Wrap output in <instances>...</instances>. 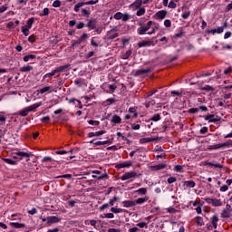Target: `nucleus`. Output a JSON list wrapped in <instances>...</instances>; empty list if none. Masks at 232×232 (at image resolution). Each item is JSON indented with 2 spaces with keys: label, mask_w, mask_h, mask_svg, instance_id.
<instances>
[{
  "label": "nucleus",
  "mask_w": 232,
  "mask_h": 232,
  "mask_svg": "<svg viewBox=\"0 0 232 232\" xmlns=\"http://www.w3.org/2000/svg\"><path fill=\"white\" fill-rule=\"evenodd\" d=\"M152 24H153V21H149L146 25H144V23H142V21H140L138 23V25L140 27L137 29L138 34L139 35H146V34H148V31L150 30V28H151Z\"/></svg>",
  "instance_id": "nucleus-1"
},
{
  "label": "nucleus",
  "mask_w": 232,
  "mask_h": 232,
  "mask_svg": "<svg viewBox=\"0 0 232 232\" xmlns=\"http://www.w3.org/2000/svg\"><path fill=\"white\" fill-rule=\"evenodd\" d=\"M39 107H41V102L34 103V104L20 111L18 115H21L22 117H26V115H28L29 111H34V110H37V108H39Z\"/></svg>",
  "instance_id": "nucleus-2"
},
{
  "label": "nucleus",
  "mask_w": 232,
  "mask_h": 232,
  "mask_svg": "<svg viewBox=\"0 0 232 232\" xmlns=\"http://www.w3.org/2000/svg\"><path fill=\"white\" fill-rule=\"evenodd\" d=\"M232 217V208L231 205L227 204L226 208L221 212V218H231Z\"/></svg>",
  "instance_id": "nucleus-3"
},
{
  "label": "nucleus",
  "mask_w": 232,
  "mask_h": 232,
  "mask_svg": "<svg viewBox=\"0 0 232 232\" xmlns=\"http://www.w3.org/2000/svg\"><path fill=\"white\" fill-rule=\"evenodd\" d=\"M97 3H99V0L93 1H88V2H79L78 4H76L74 5V12H79V10L81 8H82V6H84V5H97Z\"/></svg>",
  "instance_id": "nucleus-4"
},
{
  "label": "nucleus",
  "mask_w": 232,
  "mask_h": 232,
  "mask_svg": "<svg viewBox=\"0 0 232 232\" xmlns=\"http://www.w3.org/2000/svg\"><path fill=\"white\" fill-rule=\"evenodd\" d=\"M204 200L207 202V204H211L214 206V208L222 206V201L220 199L206 198Z\"/></svg>",
  "instance_id": "nucleus-5"
},
{
  "label": "nucleus",
  "mask_w": 232,
  "mask_h": 232,
  "mask_svg": "<svg viewBox=\"0 0 232 232\" xmlns=\"http://www.w3.org/2000/svg\"><path fill=\"white\" fill-rule=\"evenodd\" d=\"M150 46H155L153 40H143L138 43V48H149Z\"/></svg>",
  "instance_id": "nucleus-6"
},
{
  "label": "nucleus",
  "mask_w": 232,
  "mask_h": 232,
  "mask_svg": "<svg viewBox=\"0 0 232 232\" xmlns=\"http://www.w3.org/2000/svg\"><path fill=\"white\" fill-rule=\"evenodd\" d=\"M137 177H140V174H137L135 171L126 172L123 177H121V180H129V179H135Z\"/></svg>",
  "instance_id": "nucleus-7"
},
{
  "label": "nucleus",
  "mask_w": 232,
  "mask_h": 232,
  "mask_svg": "<svg viewBox=\"0 0 232 232\" xmlns=\"http://www.w3.org/2000/svg\"><path fill=\"white\" fill-rule=\"evenodd\" d=\"M61 222V218L57 216H49L47 217V225L52 226V224H59Z\"/></svg>",
  "instance_id": "nucleus-8"
},
{
  "label": "nucleus",
  "mask_w": 232,
  "mask_h": 232,
  "mask_svg": "<svg viewBox=\"0 0 232 232\" xmlns=\"http://www.w3.org/2000/svg\"><path fill=\"white\" fill-rule=\"evenodd\" d=\"M15 155L17 157H19V160H23V159H27V162L28 160H30V157H33L34 155L33 154H30L28 152H24V151H19V152H16Z\"/></svg>",
  "instance_id": "nucleus-9"
},
{
  "label": "nucleus",
  "mask_w": 232,
  "mask_h": 232,
  "mask_svg": "<svg viewBox=\"0 0 232 232\" xmlns=\"http://www.w3.org/2000/svg\"><path fill=\"white\" fill-rule=\"evenodd\" d=\"M87 28H90V30H95L97 28V20L91 19L86 24Z\"/></svg>",
  "instance_id": "nucleus-10"
},
{
  "label": "nucleus",
  "mask_w": 232,
  "mask_h": 232,
  "mask_svg": "<svg viewBox=\"0 0 232 232\" xmlns=\"http://www.w3.org/2000/svg\"><path fill=\"white\" fill-rule=\"evenodd\" d=\"M70 66H72V65L71 64L62 65L60 67L55 68L54 72L56 73H62L63 72H66V70H68V68H70Z\"/></svg>",
  "instance_id": "nucleus-11"
},
{
  "label": "nucleus",
  "mask_w": 232,
  "mask_h": 232,
  "mask_svg": "<svg viewBox=\"0 0 232 232\" xmlns=\"http://www.w3.org/2000/svg\"><path fill=\"white\" fill-rule=\"evenodd\" d=\"M168 14V12L164 11V10H161V11H159L155 14L154 17L156 19H164L166 17V15Z\"/></svg>",
  "instance_id": "nucleus-12"
},
{
  "label": "nucleus",
  "mask_w": 232,
  "mask_h": 232,
  "mask_svg": "<svg viewBox=\"0 0 232 232\" xmlns=\"http://www.w3.org/2000/svg\"><path fill=\"white\" fill-rule=\"evenodd\" d=\"M151 72V69H140L135 71L134 75L139 76V75H146V73H150Z\"/></svg>",
  "instance_id": "nucleus-13"
},
{
  "label": "nucleus",
  "mask_w": 232,
  "mask_h": 232,
  "mask_svg": "<svg viewBox=\"0 0 232 232\" xmlns=\"http://www.w3.org/2000/svg\"><path fill=\"white\" fill-rule=\"evenodd\" d=\"M114 32H115V29H111V31L108 32V39L113 40L119 37V33H114Z\"/></svg>",
  "instance_id": "nucleus-14"
},
{
  "label": "nucleus",
  "mask_w": 232,
  "mask_h": 232,
  "mask_svg": "<svg viewBox=\"0 0 232 232\" xmlns=\"http://www.w3.org/2000/svg\"><path fill=\"white\" fill-rule=\"evenodd\" d=\"M111 121L113 123V124H121V122H122V119L121 118V116L117 115V114H114L112 116V119L111 120Z\"/></svg>",
  "instance_id": "nucleus-15"
},
{
  "label": "nucleus",
  "mask_w": 232,
  "mask_h": 232,
  "mask_svg": "<svg viewBox=\"0 0 232 232\" xmlns=\"http://www.w3.org/2000/svg\"><path fill=\"white\" fill-rule=\"evenodd\" d=\"M131 8L134 10H139L140 6H142V0H136L133 4H131Z\"/></svg>",
  "instance_id": "nucleus-16"
},
{
  "label": "nucleus",
  "mask_w": 232,
  "mask_h": 232,
  "mask_svg": "<svg viewBox=\"0 0 232 232\" xmlns=\"http://www.w3.org/2000/svg\"><path fill=\"white\" fill-rule=\"evenodd\" d=\"M104 133H106V130H100V131H96V132H90L88 134L89 138L92 137H101V135H104Z\"/></svg>",
  "instance_id": "nucleus-17"
},
{
  "label": "nucleus",
  "mask_w": 232,
  "mask_h": 232,
  "mask_svg": "<svg viewBox=\"0 0 232 232\" xmlns=\"http://www.w3.org/2000/svg\"><path fill=\"white\" fill-rule=\"evenodd\" d=\"M122 204L123 208H133V206H135V200H125Z\"/></svg>",
  "instance_id": "nucleus-18"
},
{
  "label": "nucleus",
  "mask_w": 232,
  "mask_h": 232,
  "mask_svg": "<svg viewBox=\"0 0 232 232\" xmlns=\"http://www.w3.org/2000/svg\"><path fill=\"white\" fill-rule=\"evenodd\" d=\"M166 166H167L166 164L160 163V164L152 166V169H153V171H159L160 169H164V168H166Z\"/></svg>",
  "instance_id": "nucleus-19"
},
{
  "label": "nucleus",
  "mask_w": 232,
  "mask_h": 232,
  "mask_svg": "<svg viewBox=\"0 0 232 232\" xmlns=\"http://www.w3.org/2000/svg\"><path fill=\"white\" fill-rule=\"evenodd\" d=\"M157 140L155 138H142L140 140V144H146V142H154Z\"/></svg>",
  "instance_id": "nucleus-20"
},
{
  "label": "nucleus",
  "mask_w": 232,
  "mask_h": 232,
  "mask_svg": "<svg viewBox=\"0 0 232 232\" xmlns=\"http://www.w3.org/2000/svg\"><path fill=\"white\" fill-rule=\"evenodd\" d=\"M131 164H132L131 161H126V162L116 165V168H118L119 169H121V168H130Z\"/></svg>",
  "instance_id": "nucleus-21"
},
{
  "label": "nucleus",
  "mask_w": 232,
  "mask_h": 232,
  "mask_svg": "<svg viewBox=\"0 0 232 232\" xmlns=\"http://www.w3.org/2000/svg\"><path fill=\"white\" fill-rule=\"evenodd\" d=\"M4 162H6V164H10L11 166H17V161L13 160L12 159H2Z\"/></svg>",
  "instance_id": "nucleus-22"
},
{
  "label": "nucleus",
  "mask_w": 232,
  "mask_h": 232,
  "mask_svg": "<svg viewBox=\"0 0 232 232\" xmlns=\"http://www.w3.org/2000/svg\"><path fill=\"white\" fill-rule=\"evenodd\" d=\"M217 222H218V216L215 215L211 218V224L214 227V229H217Z\"/></svg>",
  "instance_id": "nucleus-23"
},
{
  "label": "nucleus",
  "mask_w": 232,
  "mask_h": 232,
  "mask_svg": "<svg viewBox=\"0 0 232 232\" xmlns=\"http://www.w3.org/2000/svg\"><path fill=\"white\" fill-rule=\"evenodd\" d=\"M148 200H149L148 197L140 198L134 200L135 206H136V204H144V202H148Z\"/></svg>",
  "instance_id": "nucleus-24"
},
{
  "label": "nucleus",
  "mask_w": 232,
  "mask_h": 232,
  "mask_svg": "<svg viewBox=\"0 0 232 232\" xmlns=\"http://www.w3.org/2000/svg\"><path fill=\"white\" fill-rule=\"evenodd\" d=\"M92 179H97L98 180H102L104 179H110V177L108 176V174L105 173L101 176L92 175Z\"/></svg>",
  "instance_id": "nucleus-25"
},
{
  "label": "nucleus",
  "mask_w": 232,
  "mask_h": 232,
  "mask_svg": "<svg viewBox=\"0 0 232 232\" xmlns=\"http://www.w3.org/2000/svg\"><path fill=\"white\" fill-rule=\"evenodd\" d=\"M220 148H232V140H229L228 141H226L224 143H219Z\"/></svg>",
  "instance_id": "nucleus-26"
},
{
  "label": "nucleus",
  "mask_w": 232,
  "mask_h": 232,
  "mask_svg": "<svg viewBox=\"0 0 232 232\" xmlns=\"http://www.w3.org/2000/svg\"><path fill=\"white\" fill-rule=\"evenodd\" d=\"M34 70L33 66L27 65L20 68V72H32Z\"/></svg>",
  "instance_id": "nucleus-27"
},
{
  "label": "nucleus",
  "mask_w": 232,
  "mask_h": 232,
  "mask_svg": "<svg viewBox=\"0 0 232 232\" xmlns=\"http://www.w3.org/2000/svg\"><path fill=\"white\" fill-rule=\"evenodd\" d=\"M138 9L139 10L136 13V15H138V17H140L141 15H144L146 14V9L144 7H140Z\"/></svg>",
  "instance_id": "nucleus-28"
},
{
  "label": "nucleus",
  "mask_w": 232,
  "mask_h": 232,
  "mask_svg": "<svg viewBox=\"0 0 232 232\" xmlns=\"http://www.w3.org/2000/svg\"><path fill=\"white\" fill-rule=\"evenodd\" d=\"M184 186H186V188H195L196 183L193 180L185 181Z\"/></svg>",
  "instance_id": "nucleus-29"
},
{
  "label": "nucleus",
  "mask_w": 232,
  "mask_h": 232,
  "mask_svg": "<svg viewBox=\"0 0 232 232\" xmlns=\"http://www.w3.org/2000/svg\"><path fill=\"white\" fill-rule=\"evenodd\" d=\"M203 92H215V88L211 85H206L205 87H201Z\"/></svg>",
  "instance_id": "nucleus-30"
},
{
  "label": "nucleus",
  "mask_w": 232,
  "mask_h": 232,
  "mask_svg": "<svg viewBox=\"0 0 232 232\" xmlns=\"http://www.w3.org/2000/svg\"><path fill=\"white\" fill-rule=\"evenodd\" d=\"M11 226L13 227H15V229H21V227H25V225L23 223H11Z\"/></svg>",
  "instance_id": "nucleus-31"
},
{
  "label": "nucleus",
  "mask_w": 232,
  "mask_h": 232,
  "mask_svg": "<svg viewBox=\"0 0 232 232\" xmlns=\"http://www.w3.org/2000/svg\"><path fill=\"white\" fill-rule=\"evenodd\" d=\"M90 14H92L90 8L82 9V15H83V17H90Z\"/></svg>",
  "instance_id": "nucleus-32"
},
{
  "label": "nucleus",
  "mask_w": 232,
  "mask_h": 232,
  "mask_svg": "<svg viewBox=\"0 0 232 232\" xmlns=\"http://www.w3.org/2000/svg\"><path fill=\"white\" fill-rule=\"evenodd\" d=\"M196 224L197 226H204V221L202 219V217H196Z\"/></svg>",
  "instance_id": "nucleus-33"
},
{
  "label": "nucleus",
  "mask_w": 232,
  "mask_h": 232,
  "mask_svg": "<svg viewBox=\"0 0 232 232\" xmlns=\"http://www.w3.org/2000/svg\"><path fill=\"white\" fill-rule=\"evenodd\" d=\"M161 117L160 114H154L150 121H153V122H158V121H160Z\"/></svg>",
  "instance_id": "nucleus-34"
},
{
  "label": "nucleus",
  "mask_w": 232,
  "mask_h": 232,
  "mask_svg": "<svg viewBox=\"0 0 232 232\" xmlns=\"http://www.w3.org/2000/svg\"><path fill=\"white\" fill-rule=\"evenodd\" d=\"M136 193H138V195H146V193H148V189L146 188H141L136 190Z\"/></svg>",
  "instance_id": "nucleus-35"
},
{
  "label": "nucleus",
  "mask_w": 232,
  "mask_h": 232,
  "mask_svg": "<svg viewBox=\"0 0 232 232\" xmlns=\"http://www.w3.org/2000/svg\"><path fill=\"white\" fill-rule=\"evenodd\" d=\"M55 73H57V72H55V70H53L52 72L46 73L45 75H44L43 81H44V79H48V77L49 78L53 77V75H55Z\"/></svg>",
  "instance_id": "nucleus-36"
},
{
  "label": "nucleus",
  "mask_w": 232,
  "mask_h": 232,
  "mask_svg": "<svg viewBox=\"0 0 232 232\" xmlns=\"http://www.w3.org/2000/svg\"><path fill=\"white\" fill-rule=\"evenodd\" d=\"M50 90H52L51 86H45L39 90V93H46V92H50Z\"/></svg>",
  "instance_id": "nucleus-37"
},
{
  "label": "nucleus",
  "mask_w": 232,
  "mask_h": 232,
  "mask_svg": "<svg viewBox=\"0 0 232 232\" xmlns=\"http://www.w3.org/2000/svg\"><path fill=\"white\" fill-rule=\"evenodd\" d=\"M22 32H23L24 35H25V36L30 35V28H28L26 26L22 27Z\"/></svg>",
  "instance_id": "nucleus-38"
},
{
  "label": "nucleus",
  "mask_w": 232,
  "mask_h": 232,
  "mask_svg": "<svg viewBox=\"0 0 232 232\" xmlns=\"http://www.w3.org/2000/svg\"><path fill=\"white\" fill-rule=\"evenodd\" d=\"M35 55L34 54H27L24 57V63H28L30 59H35Z\"/></svg>",
  "instance_id": "nucleus-39"
},
{
  "label": "nucleus",
  "mask_w": 232,
  "mask_h": 232,
  "mask_svg": "<svg viewBox=\"0 0 232 232\" xmlns=\"http://www.w3.org/2000/svg\"><path fill=\"white\" fill-rule=\"evenodd\" d=\"M220 143L219 144H216V145H209L208 147V150H220Z\"/></svg>",
  "instance_id": "nucleus-40"
},
{
  "label": "nucleus",
  "mask_w": 232,
  "mask_h": 232,
  "mask_svg": "<svg viewBox=\"0 0 232 232\" xmlns=\"http://www.w3.org/2000/svg\"><path fill=\"white\" fill-rule=\"evenodd\" d=\"M215 117V114H208L204 117L205 121H208V122H211L213 121V118Z\"/></svg>",
  "instance_id": "nucleus-41"
},
{
  "label": "nucleus",
  "mask_w": 232,
  "mask_h": 232,
  "mask_svg": "<svg viewBox=\"0 0 232 232\" xmlns=\"http://www.w3.org/2000/svg\"><path fill=\"white\" fill-rule=\"evenodd\" d=\"M34 18H30L27 20V25H25L26 28H32V24H34Z\"/></svg>",
  "instance_id": "nucleus-42"
},
{
  "label": "nucleus",
  "mask_w": 232,
  "mask_h": 232,
  "mask_svg": "<svg viewBox=\"0 0 232 232\" xmlns=\"http://www.w3.org/2000/svg\"><path fill=\"white\" fill-rule=\"evenodd\" d=\"M175 171H177L178 173H182V169H184V168L181 165H176L174 167Z\"/></svg>",
  "instance_id": "nucleus-43"
},
{
  "label": "nucleus",
  "mask_w": 232,
  "mask_h": 232,
  "mask_svg": "<svg viewBox=\"0 0 232 232\" xmlns=\"http://www.w3.org/2000/svg\"><path fill=\"white\" fill-rule=\"evenodd\" d=\"M110 143V140H105V141H96L94 142L95 146H104V144Z\"/></svg>",
  "instance_id": "nucleus-44"
},
{
  "label": "nucleus",
  "mask_w": 232,
  "mask_h": 232,
  "mask_svg": "<svg viewBox=\"0 0 232 232\" xmlns=\"http://www.w3.org/2000/svg\"><path fill=\"white\" fill-rule=\"evenodd\" d=\"M81 43H82V40H80V38L76 41L75 40L72 41V47L75 48V46H77V44H81Z\"/></svg>",
  "instance_id": "nucleus-45"
},
{
  "label": "nucleus",
  "mask_w": 232,
  "mask_h": 232,
  "mask_svg": "<svg viewBox=\"0 0 232 232\" xmlns=\"http://www.w3.org/2000/svg\"><path fill=\"white\" fill-rule=\"evenodd\" d=\"M113 217H115L113 213H107L103 214V216H102V218H113Z\"/></svg>",
  "instance_id": "nucleus-46"
},
{
  "label": "nucleus",
  "mask_w": 232,
  "mask_h": 232,
  "mask_svg": "<svg viewBox=\"0 0 232 232\" xmlns=\"http://www.w3.org/2000/svg\"><path fill=\"white\" fill-rule=\"evenodd\" d=\"M88 123L91 124L92 126H99V124H101L99 121H93V120L89 121Z\"/></svg>",
  "instance_id": "nucleus-47"
},
{
  "label": "nucleus",
  "mask_w": 232,
  "mask_h": 232,
  "mask_svg": "<svg viewBox=\"0 0 232 232\" xmlns=\"http://www.w3.org/2000/svg\"><path fill=\"white\" fill-rule=\"evenodd\" d=\"M114 19H116L117 21H120V19H122V13L118 12L114 14Z\"/></svg>",
  "instance_id": "nucleus-48"
},
{
  "label": "nucleus",
  "mask_w": 232,
  "mask_h": 232,
  "mask_svg": "<svg viewBox=\"0 0 232 232\" xmlns=\"http://www.w3.org/2000/svg\"><path fill=\"white\" fill-rule=\"evenodd\" d=\"M111 211L112 212V213H122V208H111Z\"/></svg>",
  "instance_id": "nucleus-49"
},
{
  "label": "nucleus",
  "mask_w": 232,
  "mask_h": 232,
  "mask_svg": "<svg viewBox=\"0 0 232 232\" xmlns=\"http://www.w3.org/2000/svg\"><path fill=\"white\" fill-rule=\"evenodd\" d=\"M131 130H140V124H139V121L131 125Z\"/></svg>",
  "instance_id": "nucleus-50"
},
{
  "label": "nucleus",
  "mask_w": 232,
  "mask_h": 232,
  "mask_svg": "<svg viewBox=\"0 0 232 232\" xmlns=\"http://www.w3.org/2000/svg\"><path fill=\"white\" fill-rule=\"evenodd\" d=\"M168 184H173V182H177V178L170 177L167 179Z\"/></svg>",
  "instance_id": "nucleus-51"
},
{
  "label": "nucleus",
  "mask_w": 232,
  "mask_h": 232,
  "mask_svg": "<svg viewBox=\"0 0 232 232\" xmlns=\"http://www.w3.org/2000/svg\"><path fill=\"white\" fill-rule=\"evenodd\" d=\"M130 55H131V50H129L126 52L125 54H123L122 59H130Z\"/></svg>",
  "instance_id": "nucleus-52"
},
{
  "label": "nucleus",
  "mask_w": 232,
  "mask_h": 232,
  "mask_svg": "<svg viewBox=\"0 0 232 232\" xmlns=\"http://www.w3.org/2000/svg\"><path fill=\"white\" fill-rule=\"evenodd\" d=\"M53 8H59V6H61V1L60 0H55L53 3Z\"/></svg>",
  "instance_id": "nucleus-53"
},
{
  "label": "nucleus",
  "mask_w": 232,
  "mask_h": 232,
  "mask_svg": "<svg viewBox=\"0 0 232 232\" xmlns=\"http://www.w3.org/2000/svg\"><path fill=\"white\" fill-rule=\"evenodd\" d=\"M220 121H222V118L218 117V116H214V118H212V120H210V122H220Z\"/></svg>",
  "instance_id": "nucleus-54"
},
{
  "label": "nucleus",
  "mask_w": 232,
  "mask_h": 232,
  "mask_svg": "<svg viewBox=\"0 0 232 232\" xmlns=\"http://www.w3.org/2000/svg\"><path fill=\"white\" fill-rule=\"evenodd\" d=\"M184 34H185L184 31L181 30L179 33L176 34L174 37L175 39H179L180 37H183Z\"/></svg>",
  "instance_id": "nucleus-55"
},
{
  "label": "nucleus",
  "mask_w": 232,
  "mask_h": 232,
  "mask_svg": "<svg viewBox=\"0 0 232 232\" xmlns=\"http://www.w3.org/2000/svg\"><path fill=\"white\" fill-rule=\"evenodd\" d=\"M119 200L118 197H114L112 199H110L109 204L111 206H113L115 204V202H117Z\"/></svg>",
  "instance_id": "nucleus-56"
},
{
  "label": "nucleus",
  "mask_w": 232,
  "mask_h": 232,
  "mask_svg": "<svg viewBox=\"0 0 232 232\" xmlns=\"http://www.w3.org/2000/svg\"><path fill=\"white\" fill-rule=\"evenodd\" d=\"M53 160L52 157L46 156L42 160V162H52Z\"/></svg>",
  "instance_id": "nucleus-57"
},
{
  "label": "nucleus",
  "mask_w": 232,
  "mask_h": 232,
  "mask_svg": "<svg viewBox=\"0 0 232 232\" xmlns=\"http://www.w3.org/2000/svg\"><path fill=\"white\" fill-rule=\"evenodd\" d=\"M164 26H166V28H171V20H165Z\"/></svg>",
  "instance_id": "nucleus-58"
},
{
  "label": "nucleus",
  "mask_w": 232,
  "mask_h": 232,
  "mask_svg": "<svg viewBox=\"0 0 232 232\" xmlns=\"http://www.w3.org/2000/svg\"><path fill=\"white\" fill-rule=\"evenodd\" d=\"M189 15H191V12L188 11L182 14L181 17L183 19H188V17H189Z\"/></svg>",
  "instance_id": "nucleus-59"
},
{
  "label": "nucleus",
  "mask_w": 232,
  "mask_h": 232,
  "mask_svg": "<svg viewBox=\"0 0 232 232\" xmlns=\"http://www.w3.org/2000/svg\"><path fill=\"white\" fill-rule=\"evenodd\" d=\"M121 20H122V21H130V14H122Z\"/></svg>",
  "instance_id": "nucleus-60"
},
{
  "label": "nucleus",
  "mask_w": 232,
  "mask_h": 232,
  "mask_svg": "<svg viewBox=\"0 0 232 232\" xmlns=\"http://www.w3.org/2000/svg\"><path fill=\"white\" fill-rule=\"evenodd\" d=\"M198 108L188 109V113H198Z\"/></svg>",
  "instance_id": "nucleus-61"
},
{
  "label": "nucleus",
  "mask_w": 232,
  "mask_h": 232,
  "mask_svg": "<svg viewBox=\"0 0 232 232\" xmlns=\"http://www.w3.org/2000/svg\"><path fill=\"white\" fill-rule=\"evenodd\" d=\"M167 212L168 213H177V209H175V208L170 207L169 208H167Z\"/></svg>",
  "instance_id": "nucleus-62"
},
{
  "label": "nucleus",
  "mask_w": 232,
  "mask_h": 232,
  "mask_svg": "<svg viewBox=\"0 0 232 232\" xmlns=\"http://www.w3.org/2000/svg\"><path fill=\"white\" fill-rule=\"evenodd\" d=\"M168 6L169 8H177V4L173 1H170Z\"/></svg>",
  "instance_id": "nucleus-63"
},
{
  "label": "nucleus",
  "mask_w": 232,
  "mask_h": 232,
  "mask_svg": "<svg viewBox=\"0 0 232 232\" xmlns=\"http://www.w3.org/2000/svg\"><path fill=\"white\" fill-rule=\"evenodd\" d=\"M29 43H35V35H31L28 37Z\"/></svg>",
  "instance_id": "nucleus-64"
}]
</instances>
